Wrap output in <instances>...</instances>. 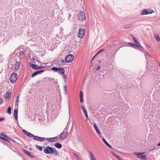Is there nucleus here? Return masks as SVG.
Listing matches in <instances>:
<instances>
[{"label":"nucleus","instance_id":"4be33fe9","mask_svg":"<svg viewBox=\"0 0 160 160\" xmlns=\"http://www.w3.org/2000/svg\"><path fill=\"white\" fill-rule=\"evenodd\" d=\"M112 153L114 156L118 158V160H123L118 155L115 153L112 152Z\"/></svg>","mask_w":160,"mask_h":160},{"label":"nucleus","instance_id":"f8f14e48","mask_svg":"<svg viewBox=\"0 0 160 160\" xmlns=\"http://www.w3.org/2000/svg\"><path fill=\"white\" fill-rule=\"evenodd\" d=\"M81 109L83 111L85 116L87 118L86 121H87L88 119L87 118H88V113L87 110H86V109L82 105L81 106Z\"/></svg>","mask_w":160,"mask_h":160},{"label":"nucleus","instance_id":"f3484780","mask_svg":"<svg viewBox=\"0 0 160 160\" xmlns=\"http://www.w3.org/2000/svg\"><path fill=\"white\" fill-rule=\"evenodd\" d=\"M23 152L27 155H28V156L32 157V158H33L34 156L31 155V154L30 152H28V151L26 150H23Z\"/></svg>","mask_w":160,"mask_h":160},{"label":"nucleus","instance_id":"3c124183","mask_svg":"<svg viewBox=\"0 0 160 160\" xmlns=\"http://www.w3.org/2000/svg\"><path fill=\"white\" fill-rule=\"evenodd\" d=\"M155 149V148H152V149H151V150H150L149 151H153V150L154 149Z\"/></svg>","mask_w":160,"mask_h":160},{"label":"nucleus","instance_id":"58836bf2","mask_svg":"<svg viewBox=\"0 0 160 160\" xmlns=\"http://www.w3.org/2000/svg\"><path fill=\"white\" fill-rule=\"evenodd\" d=\"M64 62V60H63L62 59L61 60H60L58 62V63H59V64H62V63Z\"/></svg>","mask_w":160,"mask_h":160},{"label":"nucleus","instance_id":"864d4df0","mask_svg":"<svg viewBox=\"0 0 160 160\" xmlns=\"http://www.w3.org/2000/svg\"><path fill=\"white\" fill-rule=\"evenodd\" d=\"M101 52H102V51H99L98 52V53H99Z\"/></svg>","mask_w":160,"mask_h":160},{"label":"nucleus","instance_id":"5701e85b","mask_svg":"<svg viewBox=\"0 0 160 160\" xmlns=\"http://www.w3.org/2000/svg\"><path fill=\"white\" fill-rule=\"evenodd\" d=\"M19 96H17L16 98L15 102V106H17L18 105V103L19 102Z\"/></svg>","mask_w":160,"mask_h":160},{"label":"nucleus","instance_id":"a211bd4d","mask_svg":"<svg viewBox=\"0 0 160 160\" xmlns=\"http://www.w3.org/2000/svg\"><path fill=\"white\" fill-rule=\"evenodd\" d=\"M58 72L61 74H63L65 73V70L63 68H60Z\"/></svg>","mask_w":160,"mask_h":160},{"label":"nucleus","instance_id":"6e6552de","mask_svg":"<svg viewBox=\"0 0 160 160\" xmlns=\"http://www.w3.org/2000/svg\"><path fill=\"white\" fill-rule=\"evenodd\" d=\"M29 65L33 69H35L36 70H38L44 67L39 66L36 64H32L31 62L29 63Z\"/></svg>","mask_w":160,"mask_h":160},{"label":"nucleus","instance_id":"7ed1b4c3","mask_svg":"<svg viewBox=\"0 0 160 160\" xmlns=\"http://www.w3.org/2000/svg\"><path fill=\"white\" fill-rule=\"evenodd\" d=\"M53 148L50 147L49 146L45 147V148L43 150L44 153L47 154L53 153Z\"/></svg>","mask_w":160,"mask_h":160},{"label":"nucleus","instance_id":"49530a36","mask_svg":"<svg viewBox=\"0 0 160 160\" xmlns=\"http://www.w3.org/2000/svg\"><path fill=\"white\" fill-rule=\"evenodd\" d=\"M2 102V100L1 99H0V105Z\"/></svg>","mask_w":160,"mask_h":160},{"label":"nucleus","instance_id":"f704fd0d","mask_svg":"<svg viewBox=\"0 0 160 160\" xmlns=\"http://www.w3.org/2000/svg\"><path fill=\"white\" fill-rule=\"evenodd\" d=\"M38 74V72H37V71H36V72H34L32 74V77H34L35 76L37 75Z\"/></svg>","mask_w":160,"mask_h":160},{"label":"nucleus","instance_id":"e433bc0d","mask_svg":"<svg viewBox=\"0 0 160 160\" xmlns=\"http://www.w3.org/2000/svg\"><path fill=\"white\" fill-rule=\"evenodd\" d=\"M38 74H40L41 73H43L44 72V71L43 70H40L39 71H37Z\"/></svg>","mask_w":160,"mask_h":160},{"label":"nucleus","instance_id":"ea45409f","mask_svg":"<svg viewBox=\"0 0 160 160\" xmlns=\"http://www.w3.org/2000/svg\"><path fill=\"white\" fill-rule=\"evenodd\" d=\"M1 139H2V140H5L6 141H7L8 142H9V141H8L9 140H8L7 139V138H3V137H1Z\"/></svg>","mask_w":160,"mask_h":160},{"label":"nucleus","instance_id":"9b49d317","mask_svg":"<svg viewBox=\"0 0 160 160\" xmlns=\"http://www.w3.org/2000/svg\"><path fill=\"white\" fill-rule=\"evenodd\" d=\"M153 12V11H148L146 9H144L143 11L141 12L140 13L142 15H145L149 14H151Z\"/></svg>","mask_w":160,"mask_h":160},{"label":"nucleus","instance_id":"6ab92c4d","mask_svg":"<svg viewBox=\"0 0 160 160\" xmlns=\"http://www.w3.org/2000/svg\"><path fill=\"white\" fill-rule=\"evenodd\" d=\"M54 146L58 148H62V145L61 144L59 143H56Z\"/></svg>","mask_w":160,"mask_h":160},{"label":"nucleus","instance_id":"e2e57ef3","mask_svg":"<svg viewBox=\"0 0 160 160\" xmlns=\"http://www.w3.org/2000/svg\"><path fill=\"white\" fill-rule=\"evenodd\" d=\"M159 19H160V17L159 18Z\"/></svg>","mask_w":160,"mask_h":160},{"label":"nucleus","instance_id":"473e14b6","mask_svg":"<svg viewBox=\"0 0 160 160\" xmlns=\"http://www.w3.org/2000/svg\"><path fill=\"white\" fill-rule=\"evenodd\" d=\"M59 68H58L55 67L52 68V70L55 72H58V70H59Z\"/></svg>","mask_w":160,"mask_h":160},{"label":"nucleus","instance_id":"423d86ee","mask_svg":"<svg viewBox=\"0 0 160 160\" xmlns=\"http://www.w3.org/2000/svg\"><path fill=\"white\" fill-rule=\"evenodd\" d=\"M74 58L73 55L70 54L68 55L65 58V61L66 62H72Z\"/></svg>","mask_w":160,"mask_h":160},{"label":"nucleus","instance_id":"a19ab883","mask_svg":"<svg viewBox=\"0 0 160 160\" xmlns=\"http://www.w3.org/2000/svg\"><path fill=\"white\" fill-rule=\"evenodd\" d=\"M78 140L79 142H82V138L80 137H79Z\"/></svg>","mask_w":160,"mask_h":160},{"label":"nucleus","instance_id":"7c9ffc66","mask_svg":"<svg viewBox=\"0 0 160 160\" xmlns=\"http://www.w3.org/2000/svg\"><path fill=\"white\" fill-rule=\"evenodd\" d=\"M138 47L141 49H143V48L139 43H138V44L136 45V46H135V47Z\"/></svg>","mask_w":160,"mask_h":160},{"label":"nucleus","instance_id":"bf43d9fd","mask_svg":"<svg viewBox=\"0 0 160 160\" xmlns=\"http://www.w3.org/2000/svg\"><path fill=\"white\" fill-rule=\"evenodd\" d=\"M101 51H102V52L104 51V50L103 49H102V50H101Z\"/></svg>","mask_w":160,"mask_h":160},{"label":"nucleus","instance_id":"79ce46f5","mask_svg":"<svg viewBox=\"0 0 160 160\" xmlns=\"http://www.w3.org/2000/svg\"><path fill=\"white\" fill-rule=\"evenodd\" d=\"M22 132L26 135V134L28 133V132L26 131L25 130H22Z\"/></svg>","mask_w":160,"mask_h":160},{"label":"nucleus","instance_id":"ddd939ff","mask_svg":"<svg viewBox=\"0 0 160 160\" xmlns=\"http://www.w3.org/2000/svg\"><path fill=\"white\" fill-rule=\"evenodd\" d=\"M0 135L3 136L5 138L7 139L9 141H11L13 142H15L14 140H13L11 138H10L8 137V136H7V135H4V134H3V133L2 132L0 133Z\"/></svg>","mask_w":160,"mask_h":160},{"label":"nucleus","instance_id":"393cba45","mask_svg":"<svg viewBox=\"0 0 160 160\" xmlns=\"http://www.w3.org/2000/svg\"><path fill=\"white\" fill-rule=\"evenodd\" d=\"M154 37L158 41V42L160 41V38L158 35L155 34L154 35Z\"/></svg>","mask_w":160,"mask_h":160},{"label":"nucleus","instance_id":"a18cd8bd","mask_svg":"<svg viewBox=\"0 0 160 160\" xmlns=\"http://www.w3.org/2000/svg\"><path fill=\"white\" fill-rule=\"evenodd\" d=\"M5 119L4 118H0V121H2Z\"/></svg>","mask_w":160,"mask_h":160},{"label":"nucleus","instance_id":"c85d7f7f","mask_svg":"<svg viewBox=\"0 0 160 160\" xmlns=\"http://www.w3.org/2000/svg\"><path fill=\"white\" fill-rule=\"evenodd\" d=\"M54 152H53V153H55L56 155H59V152L56 151L55 149V148H53Z\"/></svg>","mask_w":160,"mask_h":160},{"label":"nucleus","instance_id":"052dcab7","mask_svg":"<svg viewBox=\"0 0 160 160\" xmlns=\"http://www.w3.org/2000/svg\"><path fill=\"white\" fill-rule=\"evenodd\" d=\"M148 47L150 48V47H149L148 45Z\"/></svg>","mask_w":160,"mask_h":160},{"label":"nucleus","instance_id":"c756f323","mask_svg":"<svg viewBox=\"0 0 160 160\" xmlns=\"http://www.w3.org/2000/svg\"><path fill=\"white\" fill-rule=\"evenodd\" d=\"M11 108L10 107H9L7 109V112L10 115L11 114Z\"/></svg>","mask_w":160,"mask_h":160},{"label":"nucleus","instance_id":"37998d69","mask_svg":"<svg viewBox=\"0 0 160 160\" xmlns=\"http://www.w3.org/2000/svg\"><path fill=\"white\" fill-rule=\"evenodd\" d=\"M64 89L65 92L66 93V92H67V87H66V85H64Z\"/></svg>","mask_w":160,"mask_h":160},{"label":"nucleus","instance_id":"5fc2aeb1","mask_svg":"<svg viewBox=\"0 0 160 160\" xmlns=\"http://www.w3.org/2000/svg\"><path fill=\"white\" fill-rule=\"evenodd\" d=\"M158 145L159 146H160V142L158 144Z\"/></svg>","mask_w":160,"mask_h":160},{"label":"nucleus","instance_id":"6e6d98bb","mask_svg":"<svg viewBox=\"0 0 160 160\" xmlns=\"http://www.w3.org/2000/svg\"><path fill=\"white\" fill-rule=\"evenodd\" d=\"M99 53H98V52H97V53L96 55H95L96 56H97L98 54H99Z\"/></svg>","mask_w":160,"mask_h":160},{"label":"nucleus","instance_id":"b1692460","mask_svg":"<svg viewBox=\"0 0 160 160\" xmlns=\"http://www.w3.org/2000/svg\"><path fill=\"white\" fill-rule=\"evenodd\" d=\"M90 154L91 157V160H97L95 157L94 156L92 152L90 151Z\"/></svg>","mask_w":160,"mask_h":160},{"label":"nucleus","instance_id":"bb28decb","mask_svg":"<svg viewBox=\"0 0 160 160\" xmlns=\"http://www.w3.org/2000/svg\"><path fill=\"white\" fill-rule=\"evenodd\" d=\"M19 56H20V58H22L24 54V52L22 51H20L19 53Z\"/></svg>","mask_w":160,"mask_h":160},{"label":"nucleus","instance_id":"72a5a7b5","mask_svg":"<svg viewBox=\"0 0 160 160\" xmlns=\"http://www.w3.org/2000/svg\"><path fill=\"white\" fill-rule=\"evenodd\" d=\"M131 27V25L129 24H127L124 26V27L125 28H129Z\"/></svg>","mask_w":160,"mask_h":160},{"label":"nucleus","instance_id":"f03ea898","mask_svg":"<svg viewBox=\"0 0 160 160\" xmlns=\"http://www.w3.org/2000/svg\"><path fill=\"white\" fill-rule=\"evenodd\" d=\"M68 136V129L66 128H64L63 132L59 135V137L61 139L64 140Z\"/></svg>","mask_w":160,"mask_h":160},{"label":"nucleus","instance_id":"8fccbe9b","mask_svg":"<svg viewBox=\"0 0 160 160\" xmlns=\"http://www.w3.org/2000/svg\"><path fill=\"white\" fill-rule=\"evenodd\" d=\"M96 56V55H95L93 58H92V60H91V61H92V60H93V59H94V58Z\"/></svg>","mask_w":160,"mask_h":160},{"label":"nucleus","instance_id":"603ef678","mask_svg":"<svg viewBox=\"0 0 160 160\" xmlns=\"http://www.w3.org/2000/svg\"><path fill=\"white\" fill-rule=\"evenodd\" d=\"M74 155L76 157V156H77V155L76 154H75V153H74Z\"/></svg>","mask_w":160,"mask_h":160},{"label":"nucleus","instance_id":"a878e982","mask_svg":"<svg viewBox=\"0 0 160 160\" xmlns=\"http://www.w3.org/2000/svg\"><path fill=\"white\" fill-rule=\"evenodd\" d=\"M132 38L133 41H134V42L135 43H136L137 44H138L139 43L138 41L133 36H132Z\"/></svg>","mask_w":160,"mask_h":160},{"label":"nucleus","instance_id":"dca6fc26","mask_svg":"<svg viewBox=\"0 0 160 160\" xmlns=\"http://www.w3.org/2000/svg\"><path fill=\"white\" fill-rule=\"evenodd\" d=\"M93 126H94V128L95 130L96 131V132L98 133L99 134L101 135V132H100L98 129V127L97 126L96 123H94Z\"/></svg>","mask_w":160,"mask_h":160},{"label":"nucleus","instance_id":"9d476101","mask_svg":"<svg viewBox=\"0 0 160 160\" xmlns=\"http://www.w3.org/2000/svg\"><path fill=\"white\" fill-rule=\"evenodd\" d=\"M46 139L48 142H53L57 141L58 138L57 137H54L52 138H47Z\"/></svg>","mask_w":160,"mask_h":160},{"label":"nucleus","instance_id":"20e7f679","mask_svg":"<svg viewBox=\"0 0 160 160\" xmlns=\"http://www.w3.org/2000/svg\"><path fill=\"white\" fill-rule=\"evenodd\" d=\"M144 152H134V154L137 155V157L141 160H146L147 159V157L146 155H142L144 154Z\"/></svg>","mask_w":160,"mask_h":160},{"label":"nucleus","instance_id":"cd10ccee","mask_svg":"<svg viewBox=\"0 0 160 160\" xmlns=\"http://www.w3.org/2000/svg\"><path fill=\"white\" fill-rule=\"evenodd\" d=\"M26 135L28 136V137H33V136H34V135L33 134L29 133V132H28V133L26 134Z\"/></svg>","mask_w":160,"mask_h":160},{"label":"nucleus","instance_id":"412c9836","mask_svg":"<svg viewBox=\"0 0 160 160\" xmlns=\"http://www.w3.org/2000/svg\"><path fill=\"white\" fill-rule=\"evenodd\" d=\"M102 141L105 143L106 144L107 146L109 148H112V147L106 141V140L104 138H103Z\"/></svg>","mask_w":160,"mask_h":160},{"label":"nucleus","instance_id":"2eb2a0df","mask_svg":"<svg viewBox=\"0 0 160 160\" xmlns=\"http://www.w3.org/2000/svg\"><path fill=\"white\" fill-rule=\"evenodd\" d=\"M11 95V92H9L8 91H7L6 93V94L5 95V98L7 99H9L10 98V96Z\"/></svg>","mask_w":160,"mask_h":160},{"label":"nucleus","instance_id":"4d7b16f0","mask_svg":"<svg viewBox=\"0 0 160 160\" xmlns=\"http://www.w3.org/2000/svg\"><path fill=\"white\" fill-rule=\"evenodd\" d=\"M147 54H148V56L149 57H151V56H150V55L148 54V53H147Z\"/></svg>","mask_w":160,"mask_h":160},{"label":"nucleus","instance_id":"aec40b11","mask_svg":"<svg viewBox=\"0 0 160 160\" xmlns=\"http://www.w3.org/2000/svg\"><path fill=\"white\" fill-rule=\"evenodd\" d=\"M18 113V111L17 109H15L14 111V116L15 117V118L16 119H17L18 117L17 115Z\"/></svg>","mask_w":160,"mask_h":160},{"label":"nucleus","instance_id":"de8ad7c7","mask_svg":"<svg viewBox=\"0 0 160 160\" xmlns=\"http://www.w3.org/2000/svg\"><path fill=\"white\" fill-rule=\"evenodd\" d=\"M101 68V67L100 66H99L97 68V70H98L99 69V68Z\"/></svg>","mask_w":160,"mask_h":160},{"label":"nucleus","instance_id":"09e8293b","mask_svg":"<svg viewBox=\"0 0 160 160\" xmlns=\"http://www.w3.org/2000/svg\"><path fill=\"white\" fill-rule=\"evenodd\" d=\"M77 160H81L80 158L79 157H78Z\"/></svg>","mask_w":160,"mask_h":160},{"label":"nucleus","instance_id":"2f4dec72","mask_svg":"<svg viewBox=\"0 0 160 160\" xmlns=\"http://www.w3.org/2000/svg\"><path fill=\"white\" fill-rule=\"evenodd\" d=\"M36 148L40 150V151H42V147L38 145H36Z\"/></svg>","mask_w":160,"mask_h":160},{"label":"nucleus","instance_id":"c9c22d12","mask_svg":"<svg viewBox=\"0 0 160 160\" xmlns=\"http://www.w3.org/2000/svg\"><path fill=\"white\" fill-rule=\"evenodd\" d=\"M128 44L129 45H130L131 46H132L133 47H134V48H135V46H136V44H133V43H132L129 42L128 43Z\"/></svg>","mask_w":160,"mask_h":160},{"label":"nucleus","instance_id":"13d9d810","mask_svg":"<svg viewBox=\"0 0 160 160\" xmlns=\"http://www.w3.org/2000/svg\"><path fill=\"white\" fill-rule=\"evenodd\" d=\"M76 157L77 158L78 157H79L78 155H77V156H76Z\"/></svg>","mask_w":160,"mask_h":160},{"label":"nucleus","instance_id":"39448f33","mask_svg":"<svg viewBox=\"0 0 160 160\" xmlns=\"http://www.w3.org/2000/svg\"><path fill=\"white\" fill-rule=\"evenodd\" d=\"M18 77L17 74L15 73H12L10 78V80L12 83H14L16 82Z\"/></svg>","mask_w":160,"mask_h":160},{"label":"nucleus","instance_id":"1a4fd4ad","mask_svg":"<svg viewBox=\"0 0 160 160\" xmlns=\"http://www.w3.org/2000/svg\"><path fill=\"white\" fill-rule=\"evenodd\" d=\"M33 139L39 142L44 141L45 140V138L43 137H39L38 136H33Z\"/></svg>","mask_w":160,"mask_h":160},{"label":"nucleus","instance_id":"c03bdc74","mask_svg":"<svg viewBox=\"0 0 160 160\" xmlns=\"http://www.w3.org/2000/svg\"><path fill=\"white\" fill-rule=\"evenodd\" d=\"M80 101L81 102H83V97L80 98Z\"/></svg>","mask_w":160,"mask_h":160},{"label":"nucleus","instance_id":"0e129e2a","mask_svg":"<svg viewBox=\"0 0 160 160\" xmlns=\"http://www.w3.org/2000/svg\"><path fill=\"white\" fill-rule=\"evenodd\" d=\"M1 137H0V139H1Z\"/></svg>","mask_w":160,"mask_h":160},{"label":"nucleus","instance_id":"0eeeda50","mask_svg":"<svg viewBox=\"0 0 160 160\" xmlns=\"http://www.w3.org/2000/svg\"><path fill=\"white\" fill-rule=\"evenodd\" d=\"M85 33V30L84 29L80 28L79 30L78 36L80 38H83Z\"/></svg>","mask_w":160,"mask_h":160},{"label":"nucleus","instance_id":"f257e3e1","mask_svg":"<svg viewBox=\"0 0 160 160\" xmlns=\"http://www.w3.org/2000/svg\"><path fill=\"white\" fill-rule=\"evenodd\" d=\"M78 20L80 21H83L86 19L85 13L82 11L79 12L77 15Z\"/></svg>","mask_w":160,"mask_h":160},{"label":"nucleus","instance_id":"680f3d73","mask_svg":"<svg viewBox=\"0 0 160 160\" xmlns=\"http://www.w3.org/2000/svg\"><path fill=\"white\" fill-rule=\"evenodd\" d=\"M4 143H6V144H7V143L5 142H4Z\"/></svg>","mask_w":160,"mask_h":160},{"label":"nucleus","instance_id":"4468645a","mask_svg":"<svg viewBox=\"0 0 160 160\" xmlns=\"http://www.w3.org/2000/svg\"><path fill=\"white\" fill-rule=\"evenodd\" d=\"M20 67V62L18 61H16L15 64L14 69L18 70Z\"/></svg>","mask_w":160,"mask_h":160},{"label":"nucleus","instance_id":"4c0bfd02","mask_svg":"<svg viewBox=\"0 0 160 160\" xmlns=\"http://www.w3.org/2000/svg\"><path fill=\"white\" fill-rule=\"evenodd\" d=\"M80 98L83 97V93L82 91H81L80 92Z\"/></svg>","mask_w":160,"mask_h":160}]
</instances>
